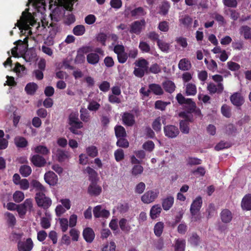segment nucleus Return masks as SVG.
I'll list each match as a JSON object with an SVG mask.
<instances>
[{"label":"nucleus","mask_w":251,"mask_h":251,"mask_svg":"<svg viewBox=\"0 0 251 251\" xmlns=\"http://www.w3.org/2000/svg\"><path fill=\"white\" fill-rule=\"evenodd\" d=\"M158 195L159 191L157 189L148 191L141 197V201L144 203H150L155 201Z\"/></svg>","instance_id":"8"},{"label":"nucleus","mask_w":251,"mask_h":251,"mask_svg":"<svg viewBox=\"0 0 251 251\" xmlns=\"http://www.w3.org/2000/svg\"><path fill=\"white\" fill-rule=\"evenodd\" d=\"M28 2L32 3L33 6L39 11L40 8H45V0H28ZM50 4L57 6L50 14V18L51 23H55L59 21L63 17L64 13V8L66 10L71 11L73 7L72 0H50Z\"/></svg>","instance_id":"1"},{"label":"nucleus","mask_w":251,"mask_h":251,"mask_svg":"<svg viewBox=\"0 0 251 251\" xmlns=\"http://www.w3.org/2000/svg\"><path fill=\"white\" fill-rule=\"evenodd\" d=\"M114 156L116 160L119 162L124 158V151L122 149H118L114 152Z\"/></svg>","instance_id":"64"},{"label":"nucleus","mask_w":251,"mask_h":251,"mask_svg":"<svg viewBox=\"0 0 251 251\" xmlns=\"http://www.w3.org/2000/svg\"><path fill=\"white\" fill-rule=\"evenodd\" d=\"M100 107V104L96 101L92 100L89 103L88 109L90 111H96Z\"/></svg>","instance_id":"62"},{"label":"nucleus","mask_w":251,"mask_h":251,"mask_svg":"<svg viewBox=\"0 0 251 251\" xmlns=\"http://www.w3.org/2000/svg\"><path fill=\"white\" fill-rule=\"evenodd\" d=\"M14 69L15 72L18 74L19 76H23L26 74L25 68L23 65H21L19 63H17L16 64Z\"/></svg>","instance_id":"51"},{"label":"nucleus","mask_w":251,"mask_h":251,"mask_svg":"<svg viewBox=\"0 0 251 251\" xmlns=\"http://www.w3.org/2000/svg\"><path fill=\"white\" fill-rule=\"evenodd\" d=\"M242 208L246 210H251V195H246L242 199L241 202Z\"/></svg>","instance_id":"27"},{"label":"nucleus","mask_w":251,"mask_h":251,"mask_svg":"<svg viewBox=\"0 0 251 251\" xmlns=\"http://www.w3.org/2000/svg\"><path fill=\"white\" fill-rule=\"evenodd\" d=\"M139 48L144 52H149L151 50L150 45L146 42L141 41L139 45Z\"/></svg>","instance_id":"63"},{"label":"nucleus","mask_w":251,"mask_h":251,"mask_svg":"<svg viewBox=\"0 0 251 251\" xmlns=\"http://www.w3.org/2000/svg\"><path fill=\"white\" fill-rule=\"evenodd\" d=\"M221 218L223 222L227 223L231 221L232 215L229 210L224 209L221 213Z\"/></svg>","instance_id":"29"},{"label":"nucleus","mask_w":251,"mask_h":251,"mask_svg":"<svg viewBox=\"0 0 251 251\" xmlns=\"http://www.w3.org/2000/svg\"><path fill=\"white\" fill-rule=\"evenodd\" d=\"M163 228L164 224L161 222H157L154 227V232L155 235L159 237L163 232Z\"/></svg>","instance_id":"48"},{"label":"nucleus","mask_w":251,"mask_h":251,"mask_svg":"<svg viewBox=\"0 0 251 251\" xmlns=\"http://www.w3.org/2000/svg\"><path fill=\"white\" fill-rule=\"evenodd\" d=\"M178 102L181 104H185V106L188 109V113L191 116L190 113L194 112L197 116H201V112L199 109H196V104L191 99H186L183 95L179 93L176 97Z\"/></svg>","instance_id":"3"},{"label":"nucleus","mask_w":251,"mask_h":251,"mask_svg":"<svg viewBox=\"0 0 251 251\" xmlns=\"http://www.w3.org/2000/svg\"><path fill=\"white\" fill-rule=\"evenodd\" d=\"M87 48L84 47L81 49H80L77 51V54L75 57V61L77 63H82L85 60V56L83 54V53H85L87 52Z\"/></svg>","instance_id":"35"},{"label":"nucleus","mask_w":251,"mask_h":251,"mask_svg":"<svg viewBox=\"0 0 251 251\" xmlns=\"http://www.w3.org/2000/svg\"><path fill=\"white\" fill-rule=\"evenodd\" d=\"M150 93L153 92L154 94L159 95L163 94V90L161 87L156 84H151L149 85Z\"/></svg>","instance_id":"39"},{"label":"nucleus","mask_w":251,"mask_h":251,"mask_svg":"<svg viewBox=\"0 0 251 251\" xmlns=\"http://www.w3.org/2000/svg\"><path fill=\"white\" fill-rule=\"evenodd\" d=\"M207 90L211 94L217 93H222L224 90V86L222 83H219L216 84L214 83H210L207 85Z\"/></svg>","instance_id":"18"},{"label":"nucleus","mask_w":251,"mask_h":251,"mask_svg":"<svg viewBox=\"0 0 251 251\" xmlns=\"http://www.w3.org/2000/svg\"><path fill=\"white\" fill-rule=\"evenodd\" d=\"M157 45L159 48L162 51L168 52L170 50V44L166 43L162 40H158Z\"/></svg>","instance_id":"52"},{"label":"nucleus","mask_w":251,"mask_h":251,"mask_svg":"<svg viewBox=\"0 0 251 251\" xmlns=\"http://www.w3.org/2000/svg\"><path fill=\"white\" fill-rule=\"evenodd\" d=\"M93 214L95 218H107L109 217V211L103 208L101 205H97L93 209Z\"/></svg>","instance_id":"11"},{"label":"nucleus","mask_w":251,"mask_h":251,"mask_svg":"<svg viewBox=\"0 0 251 251\" xmlns=\"http://www.w3.org/2000/svg\"><path fill=\"white\" fill-rule=\"evenodd\" d=\"M240 33L243 35L246 39H251V28L248 26H243L240 29Z\"/></svg>","instance_id":"40"},{"label":"nucleus","mask_w":251,"mask_h":251,"mask_svg":"<svg viewBox=\"0 0 251 251\" xmlns=\"http://www.w3.org/2000/svg\"><path fill=\"white\" fill-rule=\"evenodd\" d=\"M52 153L56 156L59 162H63L70 157L68 152L61 149H57L56 151L53 150Z\"/></svg>","instance_id":"19"},{"label":"nucleus","mask_w":251,"mask_h":251,"mask_svg":"<svg viewBox=\"0 0 251 251\" xmlns=\"http://www.w3.org/2000/svg\"><path fill=\"white\" fill-rule=\"evenodd\" d=\"M146 188V185L143 182L138 183L135 187V193L138 194H142Z\"/></svg>","instance_id":"61"},{"label":"nucleus","mask_w":251,"mask_h":251,"mask_svg":"<svg viewBox=\"0 0 251 251\" xmlns=\"http://www.w3.org/2000/svg\"><path fill=\"white\" fill-rule=\"evenodd\" d=\"M30 160L32 163L37 167H44L47 163L45 158L39 154L32 155Z\"/></svg>","instance_id":"13"},{"label":"nucleus","mask_w":251,"mask_h":251,"mask_svg":"<svg viewBox=\"0 0 251 251\" xmlns=\"http://www.w3.org/2000/svg\"><path fill=\"white\" fill-rule=\"evenodd\" d=\"M202 200L200 196L197 197L192 202L190 206V212L192 215V221H197L199 218L195 217L196 214L198 212L202 205Z\"/></svg>","instance_id":"7"},{"label":"nucleus","mask_w":251,"mask_h":251,"mask_svg":"<svg viewBox=\"0 0 251 251\" xmlns=\"http://www.w3.org/2000/svg\"><path fill=\"white\" fill-rule=\"evenodd\" d=\"M221 113L225 117L229 118L231 115L230 107L226 104L223 105L221 107Z\"/></svg>","instance_id":"59"},{"label":"nucleus","mask_w":251,"mask_h":251,"mask_svg":"<svg viewBox=\"0 0 251 251\" xmlns=\"http://www.w3.org/2000/svg\"><path fill=\"white\" fill-rule=\"evenodd\" d=\"M146 14V12L144 9L141 7L135 8L133 10H130V15L132 17H134L136 18L143 16Z\"/></svg>","instance_id":"33"},{"label":"nucleus","mask_w":251,"mask_h":251,"mask_svg":"<svg viewBox=\"0 0 251 251\" xmlns=\"http://www.w3.org/2000/svg\"><path fill=\"white\" fill-rule=\"evenodd\" d=\"M154 146V144L152 141H148L143 144L142 148L145 150L151 152L153 151Z\"/></svg>","instance_id":"60"},{"label":"nucleus","mask_w":251,"mask_h":251,"mask_svg":"<svg viewBox=\"0 0 251 251\" xmlns=\"http://www.w3.org/2000/svg\"><path fill=\"white\" fill-rule=\"evenodd\" d=\"M83 236L87 242L91 243L94 239L95 233L92 228L87 227L84 229Z\"/></svg>","instance_id":"24"},{"label":"nucleus","mask_w":251,"mask_h":251,"mask_svg":"<svg viewBox=\"0 0 251 251\" xmlns=\"http://www.w3.org/2000/svg\"><path fill=\"white\" fill-rule=\"evenodd\" d=\"M163 86L166 91L172 93L175 89V85L173 82L170 80H166L163 83Z\"/></svg>","instance_id":"42"},{"label":"nucleus","mask_w":251,"mask_h":251,"mask_svg":"<svg viewBox=\"0 0 251 251\" xmlns=\"http://www.w3.org/2000/svg\"><path fill=\"white\" fill-rule=\"evenodd\" d=\"M31 185L36 190L39 191V192L45 193L46 189L45 187L38 181L36 180H32L31 182Z\"/></svg>","instance_id":"41"},{"label":"nucleus","mask_w":251,"mask_h":251,"mask_svg":"<svg viewBox=\"0 0 251 251\" xmlns=\"http://www.w3.org/2000/svg\"><path fill=\"white\" fill-rule=\"evenodd\" d=\"M80 117L81 120L84 122H87L90 120V114L88 111L85 108H82L80 110Z\"/></svg>","instance_id":"53"},{"label":"nucleus","mask_w":251,"mask_h":251,"mask_svg":"<svg viewBox=\"0 0 251 251\" xmlns=\"http://www.w3.org/2000/svg\"><path fill=\"white\" fill-rule=\"evenodd\" d=\"M101 191V187L95 182L91 183L88 188V192L91 196H98Z\"/></svg>","instance_id":"22"},{"label":"nucleus","mask_w":251,"mask_h":251,"mask_svg":"<svg viewBox=\"0 0 251 251\" xmlns=\"http://www.w3.org/2000/svg\"><path fill=\"white\" fill-rule=\"evenodd\" d=\"M87 60L89 64L95 65L99 62L100 57L96 53H90L87 55Z\"/></svg>","instance_id":"32"},{"label":"nucleus","mask_w":251,"mask_h":251,"mask_svg":"<svg viewBox=\"0 0 251 251\" xmlns=\"http://www.w3.org/2000/svg\"><path fill=\"white\" fill-rule=\"evenodd\" d=\"M28 38L25 37L24 41L19 40L14 43H17L18 47V51L21 55H23L28 48Z\"/></svg>","instance_id":"20"},{"label":"nucleus","mask_w":251,"mask_h":251,"mask_svg":"<svg viewBox=\"0 0 251 251\" xmlns=\"http://www.w3.org/2000/svg\"><path fill=\"white\" fill-rule=\"evenodd\" d=\"M31 168L29 166L23 165L20 168V173L24 177L28 176L31 174Z\"/></svg>","instance_id":"47"},{"label":"nucleus","mask_w":251,"mask_h":251,"mask_svg":"<svg viewBox=\"0 0 251 251\" xmlns=\"http://www.w3.org/2000/svg\"><path fill=\"white\" fill-rule=\"evenodd\" d=\"M123 123L128 126H132L135 123L134 116L129 112H125L122 116Z\"/></svg>","instance_id":"21"},{"label":"nucleus","mask_w":251,"mask_h":251,"mask_svg":"<svg viewBox=\"0 0 251 251\" xmlns=\"http://www.w3.org/2000/svg\"><path fill=\"white\" fill-rule=\"evenodd\" d=\"M179 116L184 119L180 121V129L184 134H188L189 132V122H192L193 117L188 113L182 112L179 114Z\"/></svg>","instance_id":"5"},{"label":"nucleus","mask_w":251,"mask_h":251,"mask_svg":"<svg viewBox=\"0 0 251 251\" xmlns=\"http://www.w3.org/2000/svg\"><path fill=\"white\" fill-rule=\"evenodd\" d=\"M212 51L214 54H216V57L219 58V59L222 62H225L228 59V56L226 51L222 49V48L219 46L215 47L213 50H212Z\"/></svg>","instance_id":"15"},{"label":"nucleus","mask_w":251,"mask_h":251,"mask_svg":"<svg viewBox=\"0 0 251 251\" xmlns=\"http://www.w3.org/2000/svg\"><path fill=\"white\" fill-rule=\"evenodd\" d=\"M175 251H184L185 248V241L182 239H177L175 241Z\"/></svg>","instance_id":"34"},{"label":"nucleus","mask_w":251,"mask_h":251,"mask_svg":"<svg viewBox=\"0 0 251 251\" xmlns=\"http://www.w3.org/2000/svg\"><path fill=\"white\" fill-rule=\"evenodd\" d=\"M33 247V243L30 238H28L25 242L19 241L18 244L19 251H30Z\"/></svg>","instance_id":"16"},{"label":"nucleus","mask_w":251,"mask_h":251,"mask_svg":"<svg viewBox=\"0 0 251 251\" xmlns=\"http://www.w3.org/2000/svg\"><path fill=\"white\" fill-rule=\"evenodd\" d=\"M33 150L35 153L43 155H47L50 153V149L44 145L37 146L34 148Z\"/></svg>","instance_id":"30"},{"label":"nucleus","mask_w":251,"mask_h":251,"mask_svg":"<svg viewBox=\"0 0 251 251\" xmlns=\"http://www.w3.org/2000/svg\"><path fill=\"white\" fill-rule=\"evenodd\" d=\"M191 63L189 60L187 58L181 59L178 64V68L182 71H188L191 68Z\"/></svg>","instance_id":"26"},{"label":"nucleus","mask_w":251,"mask_h":251,"mask_svg":"<svg viewBox=\"0 0 251 251\" xmlns=\"http://www.w3.org/2000/svg\"><path fill=\"white\" fill-rule=\"evenodd\" d=\"M85 31V28L83 25H78L75 26L73 29V33L76 36L83 35Z\"/></svg>","instance_id":"57"},{"label":"nucleus","mask_w":251,"mask_h":251,"mask_svg":"<svg viewBox=\"0 0 251 251\" xmlns=\"http://www.w3.org/2000/svg\"><path fill=\"white\" fill-rule=\"evenodd\" d=\"M115 134L117 138L125 137L126 133L125 128L121 126H118L115 127Z\"/></svg>","instance_id":"45"},{"label":"nucleus","mask_w":251,"mask_h":251,"mask_svg":"<svg viewBox=\"0 0 251 251\" xmlns=\"http://www.w3.org/2000/svg\"><path fill=\"white\" fill-rule=\"evenodd\" d=\"M145 24L146 22L144 19L141 21L134 22L131 24L130 26L131 28L130 32L137 34H139L141 32L143 27L145 26Z\"/></svg>","instance_id":"14"},{"label":"nucleus","mask_w":251,"mask_h":251,"mask_svg":"<svg viewBox=\"0 0 251 251\" xmlns=\"http://www.w3.org/2000/svg\"><path fill=\"white\" fill-rule=\"evenodd\" d=\"M36 56L35 51L33 50H29L26 51L24 54L23 58L26 62H29L36 59Z\"/></svg>","instance_id":"31"},{"label":"nucleus","mask_w":251,"mask_h":251,"mask_svg":"<svg viewBox=\"0 0 251 251\" xmlns=\"http://www.w3.org/2000/svg\"><path fill=\"white\" fill-rule=\"evenodd\" d=\"M135 64L136 67L142 68L147 71H148L149 63L145 59H139L135 62Z\"/></svg>","instance_id":"49"},{"label":"nucleus","mask_w":251,"mask_h":251,"mask_svg":"<svg viewBox=\"0 0 251 251\" xmlns=\"http://www.w3.org/2000/svg\"><path fill=\"white\" fill-rule=\"evenodd\" d=\"M86 152L90 157L94 158L98 155V150L96 147L90 146L86 148Z\"/></svg>","instance_id":"38"},{"label":"nucleus","mask_w":251,"mask_h":251,"mask_svg":"<svg viewBox=\"0 0 251 251\" xmlns=\"http://www.w3.org/2000/svg\"><path fill=\"white\" fill-rule=\"evenodd\" d=\"M188 242L192 245L197 246L200 245L201 241L199 236L193 233L191 236L188 240Z\"/></svg>","instance_id":"55"},{"label":"nucleus","mask_w":251,"mask_h":251,"mask_svg":"<svg viewBox=\"0 0 251 251\" xmlns=\"http://www.w3.org/2000/svg\"><path fill=\"white\" fill-rule=\"evenodd\" d=\"M46 217H43L41 220V225L44 228L47 229L50 226L51 217L50 214L46 213Z\"/></svg>","instance_id":"36"},{"label":"nucleus","mask_w":251,"mask_h":251,"mask_svg":"<svg viewBox=\"0 0 251 251\" xmlns=\"http://www.w3.org/2000/svg\"><path fill=\"white\" fill-rule=\"evenodd\" d=\"M36 202L39 207L48 209L52 204L51 200L45 196L44 193L37 192L35 196Z\"/></svg>","instance_id":"6"},{"label":"nucleus","mask_w":251,"mask_h":251,"mask_svg":"<svg viewBox=\"0 0 251 251\" xmlns=\"http://www.w3.org/2000/svg\"><path fill=\"white\" fill-rule=\"evenodd\" d=\"M13 198L16 202H20L25 198L24 193L21 191H16L13 194Z\"/></svg>","instance_id":"54"},{"label":"nucleus","mask_w":251,"mask_h":251,"mask_svg":"<svg viewBox=\"0 0 251 251\" xmlns=\"http://www.w3.org/2000/svg\"><path fill=\"white\" fill-rule=\"evenodd\" d=\"M162 211V208L159 204L154 205L151 207L150 212V216L151 219L158 218Z\"/></svg>","instance_id":"25"},{"label":"nucleus","mask_w":251,"mask_h":251,"mask_svg":"<svg viewBox=\"0 0 251 251\" xmlns=\"http://www.w3.org/2000/svg\"><path fill=\"white\" fill-rule=\"evenodd\" d=\"M119 226L123 231L126 232L129 231L131 229L130 225L125 219H122L119 221Z\"/></svg>","instance_id":"46"},{"label":"nucleus","mask_w":251,"mask_h":251,"mask_svg":"<svg viewBox=\"0 0 251 251\" xmlns=\"http://www.w3.org/2000/svg\"><path fill=\"white\" fill-rule=\"evenodd\" d=\"M15 143L18 147L24 148L26 146L27 142L26 139L22 137H16L15 138Z\"/></svg>","instance_id":"50"},{"label":"nucleus","mask_w":251,"mask_h":251,"mask_svg":"<svg viewBox=\"0 0 251 251\" xmlns=\"http://www.w3.org/2000/svg\"><path fill=\"white\" fill-rule=\"evenodd\" d=\"M225 13L229 15L230 18L233 21L237 20L240 16V13L235 10L228 9L225 10Z\"/></svg>","instance_id":"43"},{"label":"nucleus","mask_w":251,"mask_h":251,"mask_svg":"<svg viewBox=\"0 0 251 251\" xmlns=\"http://www.w3.org/2000/svg\"><path fill=\"white\" fill-rule=\"evenodd\" d=\"M166 117L161 116L155 119L152 124V127L156 132H159L161 129V122L166 124Z\"/></svg>","instance_id":"23"},{"label":"nucleus","mask_w":251,"mask_h":251,"mask_svg":"<svg viewBox=\"0 0 251 251\" xmlns=\"http://www.w3.org/2000/svg\"><path fill=\"white\" fill-rule=\"evenodd\" d=\"M164 132L166 136L170 138L176 137L179 134L178 128L173 125H167L164 127Z\"/></svg>","instance_id":"10"},{"label":"nucleus","mask_w":251,"mask_h":251,"mask_svg":"<svg viewBox=\"0 0 251 251\" xmlns=\"http://www.w3.org/2000/svg\"><path fill=\"white\" fill-rule=\"evenodd\" d=\"M51 27L49 31V36L47 39L45 43L49 45H52L53 44V39L55 35L61 31V27L59 25L56 23L50 24Z\"/></svg>","instance_id":"9"},{"label":"nucleus","mask_w":251,"mask_h":251,"mask_svg":"<svg viewBox=\"0 0 251 251\" xmlns=\"http://www.w3.org/2000/svg\"><path fill=\"white\" fill-rule=\"evenodd\" d=\"M116 247L115 243L111 241L109 243H107L103 246L102 251H115Z\"/></svg>","instance_id":"58"},{"label":"nucleus","mask_w":251,"mask_h":251,"mask_svg":"<svg viewBox=\"0 0 251 251\" xmlns=\"http://www.w3.org/2000/svg\"><path fill=\"white\" fill-rule=\"evenodd\" d=\"M35 24V21L31 13L28 12V9L23 12L20 19L18 21L16 24L19 29L21 30L23 34H25L27 31L28 34L31 33L30 29V26H33Z\"/></svg>","instance_id":"2"},{"label":"nucleus","mask_w":251,"mask_h":251,"mask_svg":"<svg viewBox=\"0 0 251 251\" xmlns=\"http://www.w3.org/2000/svg\"><path fill=\"white\" fill-rule=\"evenodd\" d=\"M38 88L37 85L35 83H29L25 87V90L28 94L33 95L37 90Z\"/></svg>","instance_id":"44"},{"label":"nucleus","mask_w":251,"mask_h":251,"mask_svg":"<svg viewBox=\"0 0 251 251\" xmlns=\"http://www.w3.org/2000/svg\"><path fill=\"white\" fill-rule=\"evenodd\" d=\"M44 179L50 186H54L58 181L57 175L52 171H49L44 175Z\"/></svg>","instance_id":"12"},{"label":"nucleus","mask_w":251,"mask_h":251,"mask_svg":"<svg viewBox=\"0 0 251 251\" xmlns=\"http://www.w3.org/2000/svg\"><path fill=\"white\" fill-rule=\"evenodd\" d=\"M69 124L71 126L69 129L72 133L76 135L82 134L81 131L77 130L83 127V124L79 120L77 113L72 112L70 114L69 117Z\"/></svg>","instance_id":"4"},{"label":"nucleus","mask_w":251,"mask_h":251,"mask_svg":"<svg viewBox=\"0 0 251 251\" xmlns=\"http://www.w3.org/2000/svg\"><path fill=\"white\" fill-rule=\"evenodd\" d=\"M186 93L188 96H194L197 93V88L194 84L189 83L186 85Z\"/></svg>","instance_id":"37"},{"label":"nucleus","mask_w":251,"mask_h":251,"mask_svg":"<svg viewBox=\"0 0 251 251\" xmlns=\"http://www.w3.org/2000/svg\"><path fill=\"white\" fill-rule=\"evenodd\" d=\"M174 202V198L172 196H168L163 200L162 207L164 210H169L173 206Z\"/></svg>","instance_id":"28"},{"label":"nucleus","mask_w":251,"mask_h":251,"mask_svg":"<svg viewBox=\"0 0 251 251\" xmlns=\"http://www.w3.org/2000/svg\"><path fill=\"white\" fill-rule=\"evenodd\" d=\"M143 167L140 165H134L131 170V174L133 176H137L141 175L143 172Z\"/></svg>","instance_id":"56"},{"label":"nucleus","mask_w":251,"mask_h":251,"mask_svg":"<svg viewBox=\"0 0 251 251\" xmlns=\"http://www.w3.org/2000/svg\"><path fill=\"white\" fill-rule=\"evenodd\" d=\"M231 103L237 107L241 106L244 103V98L241 93L236 92L233 93L230 98Z\"/></svg>","instance_id":"17"}]
</instances>
